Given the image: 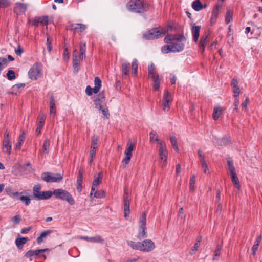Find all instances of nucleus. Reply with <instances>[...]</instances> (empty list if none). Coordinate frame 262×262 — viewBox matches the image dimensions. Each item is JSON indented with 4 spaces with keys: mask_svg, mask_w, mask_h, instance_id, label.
Masks as SVG:
<instances>
[{
    "mask_svg": "<svg viewBox=\"0 0 262 262\" xmlns=\"http://www.w3.org/2000/svg\"><path fill=\"white\" fill-rule=\"evenodd\" d=\"M198 153L200 159L201 163H203V162H206L205 160V157L203 154L202 151L201 150H199Z\"/></svg>",
    "mask_w": 262,
    "mask_h": 262,
    "instance_id": "e2e57ef3",
    "label": "nucleus"
},
{
    "mask_svg": "<svg viewBox=\"0 0 262 262\" xmlns=\"http://www.w3.org/2000/svg\"><path fill=\"white\" fill-rule=\"evenodd\" d=\"M139 222L140 225L137 237L139 239H142L147 237V232H146V215L145 212L142 213Z\"/></svg>",
    "mask_w": 262,
    "mask_h": 262,
    "instance_id": "0eeeda50",
    "label": "nucleus"
},
{
    "mask_svg": "<svg viewBox=\"0 0 262 262\" xmlns=\"http://www.w3.org/2000/svg\"><path fill=\"white\" fill-rule=\"evenodd\" d=\"M140 251L150 252L155 248L154 243L150 239H146L140 243Z\"/></svg>",
    "mask_w": 262,
    "mask_h": 262,
    "instance_id": "ddd939ff",
    "label": "nucleus"
},
{
    "mask_svg": "<svg viewBox=\"0 0 262 262\" xmlns=\"http://www.w3.org/2000/svg\"><path fill=\"white\" fill-rule=\"evenodd\" d=\"M249 102V99L248 97H246L245 100L242 102L241 106L242 108L246 111L247 110V105Z\"/></svg>",
    "mask_w": 262,
    "mask_h": 262,
    "instance_id": "864d4df0",
    "label": "nucleus"
},
{
    "mask_svg": "<svg viewBox=\"0 0 262 262\" xmlns=\"http://www.w3.org/2000/svg\"><path fill=\"white\" fill-rule=\"evenodd\" d=\"M31 24L35 26L39 25H47L48 24V17L43 16L41 17H36L30 20Z\"/></svg>",
    "mask_w": 262,
    "mask_h": 262,
    "instance_id": "dca6fc26",
    "label": "nucleus"
},
{
    "mask_svg": "<svg viewBox=\"0 0 262 262\" xmlns=\"http://www.w3.org/2000/svg\"><path fill=\"white\" fill-rule=\"evenodd\" d=\"M27 9V6L23 3H17L14 7V11L17 14L25 13Z\"/></svg>",
    "mask_w": 262,
    "mask_h": 262,
    "instance_id": "6ab92c4d",
    "label": "nucleus"
},
{
    "mask_svg": "<svg viewBox=\"0 0 262 262\" xmlns=\"http://www.w3.org/2000/svg\"><path fill=\"white\" fill-rule=\"evenodd\" d=\"M15 53L18 55L20 56L23 53V49L21 48L20 46H18L17 48L15 50Z\"/></svg>",
    "mask_w": 262,
    "mask_h": 262,
    "instance_id": "774afa93",
    "label": "nucleus"
},
{
    "mask_svg": "<svg viewBox=\"0 0 262 262\" xmlns=\"http://www.w3.org/2000/svg\"><path fill=\"white\" fill-rule=\"evenodd\" d=\"M85 93L88 96H91L92 95V88L90 85L86 86Z\"/></svg>",
    "mask_w": 262,
    "mask_h": 262,
    "instance_id": "69168bd1",
    "label": "nucleus"
},
{
    "mask_svg": "<svg viewBox=\"0 0 262 262\" xmlns=\"http://www.w3.org/2000/svg\"><path fill=\"white\" fill-rule=\"evenodd\" d=\"M52 193V195H54L56 198L65 200L70 205H72L75 204V200L72 195L65 190L57 189H55Z\"/></svg>",
    "mask_w": 262,
    "mask_h": 262,
    "instance_id": "39448f33",
    "label": "nucleus"
},
{
    "mask_svg": "<svg viewBox=\"0 0 262 262\" xmlns=\"http://www.w3.org/2000/svg\"><path fill=\"white\" fill-rule=\"evenodd\" d=\"M129 66L130 64L128 62H125L122 64V71L123 75L125 76H128L129 75Z\"/></svg>",
    "mask_w": 262,
    "mask_h": 262,
    "instance_id": "473e14b6",
    "label": "nucleus"
},
{
    "mask_svg": "<svg viewBox=\"0 0 262 262\" xmlns=\"http://www.w3.org/2000/svg\"><path fill=\"white\" fill-rule=\"evenodd\" d=\"M238 80L236 79H235V78H234L232 79V80L231 81V86H232L234 88H238V87H239L238 86Z\"/></svg>",
    "mask_w": 262,
    "mask_h": 262,
    "instance_id": "052dcab7",
    "label": "nucleus"
},
{
    "mask_svg": "<svg viewBox=\"0 0 262 262\" xmlns=\"http://www.w3.org/2000/svg\"><path fill=\"white\" fill-rule=\"evenodd\" d=\"M152 79L154 84H153V88L155 91H157L159 90L160 88V81L161 79L159 77V75H158L154 77H151Z\"/></svg>",
    "mask_w": 262,
    "mask_h": 262,
    "instance_id": "a878e982",
    "label": "nucleus"
},
{
    "mask_svg": "<svg viewBox=\"0 0 262 262\" xmlns=\"http://www.w3.org/2000/svg\"><path fill=\"white\" fill-rule=\"evenodd\" d=\"M221 248L222 246L220 245H218L216 246V249L214 251V257L213 258V260H216L217 258L220 256Z\"/></svg>",
    "mask_w": 262,
    "mask_h": 262,
    "instance_id": "a18cd8bd",
    "label": "nucleus"
},
{
    "mask_svg": "<svg viewBox=\"0 0 262 262\" xmlns=\"http://www.w3.org/2000/svg\"><path fill=\"white\" fill-rule=\"evenodd\" d=\"M25 138V133L24 131H22L21 134L20 135V136L19 137L18 142H17V143L16 145V147H15L16 149L19 150L20 149L21 146L22 145V144L24 142Z\"/></svg>",
    "mask_w": 262,
    "mask_h": 262,
    "instance_id": "c756f323",
    "label": "nucleus"
},
{
    "mask_svg": "<svg viewBox=\"0 0 262 262\" xmlns=\"http://www.w3.org/2000/svg\"><path fill=\"white\" fill-rule=\"evenodd\" d=\"M95 107L100 111L102 109L106 104L105 103V96L103 92L100 93L97 97L94 100Z\"/></svg>",
    "mask_w": 262,
    "mask_h": 262,
    "instance_id": "4468645a",
    "label": "nucleus"
},
{
    "mask_svg": "<svg viewBox=\"0 0 262 262\" xmlns=\"http://www.w3.org/2000/svg\"><path fill=\"white\" fill-rule=\"evenodd\" d=\"M10 5L11 2L9 0H0V8H6Z\"/></svg>",
    "mask_w": 262,
    "mask_h": 262,
    "instance_id": "8fccbe9b",
    "label": "nucleus"
},
{
    "mask_svg": "<svg viewBox=\"0 0 262 262\" xmlns=\"http://www.w3.org/2000/svg\"><path fill=\"white\" fill-rule=\"evenodd\" d=\"M41 179L48 183L59 182L63 179V177L60 173H51L49 172H46L42 173Z\"/></svg>",
    "mask_w": 262,
    "mask_h": 262,
    "instance_id": "423d86ee",
    "label": "nucleus"
},
{
    "mask_svg": "<svg viewBox=\"0 0 262 262\" xmlns=\"http://www.w3.org/2000/svg\"><path fill=\"white\" fill-rule=\"evenodd\" d=\"M192 7L194 10L199 11L203 8V5L200 0H195L192 3Z\"/></svg>",
    "mask_w": 262,
    "mask_h": 262,
    "instance_id": "cd10ccee",
    "label": "nucleus"
},
{
    "mask_svg": "<svg viewBox=\"0 0 262 262\" xmlns=\"http://www.w3.org/2000/svg\"><path fill=\"white\" fill-rule=\"evenodd\" d=\"M43 126V124H41L40 123H38L37 127L36 129V133H37V135H39L41 133V129H42Z\"/></svg>",
    "mask_w": 262,
    "mask_h": 262,
    "instance_id": "0e129e2a",
    "label": "nucleus"
},
{
    "mask_svg": "<svg viewBox=\"0 0 262 262\" xmlns=\"http://www.w3.org/2000/svg\"><path fill=\"white\" fill-rule=\"evenodd\" d=\"M138 61L136 59H135L132 64V72L134 76H136L137 75V70H138Z\"/></svg>",
    "mask_w": 262,
    "mask_h": 262,
    "instance_id": "4c0bfd02",
    "label": "nucleus"
},
{
    "mask_svg": "<svg viewBox=\"0 0 262 262\" xmlns=\"http://www.w3.org/2000/svg\"><path fill=\"white\" fill-rule=\"evenodd\" d=\"M208 35L205 34L201 37L200 41V47L201 48V52L202 53H203L205 50V48L208 43Z\"/></svg>",
    "mask_w": 262,
    "mask_h": 262,
    "instance_id": "412c9836",
    "label": "nucleus"
},
{
    "mask_svg": "<svg viewBox=\"0 0 262 262\" xmlns=\"http://www.w3.org/2000/svg\"><path fill=\"white\" fill-rule=\"evenodd\" d=\"M2 148L4 152H6L8 155L11 153L12 145L11 142L9 139V133L7 130H6L3 140Z\"/></svg>",
    "mask_w": 262,
    "mask_h": 262,
    "instance_id": "9b49d317",
    "label": "nucleus"
},
{
    "mask_svg": "<svg viewBox=\"0 0 262 262\" xmlns=\"http://www.w3.org/2000/svg\"><path fill=\"white\" fill-rule=\"evenodd\" d=\"M94 82L95 86H98L99 88L100 89L101 86V81L98 77H96L95 78Z\"/></svg>",
    "mask_w": 262,
    "mask_h": 262,
    "instance_id": "13d9d810",
    "label": "nucleus"
},
{
    "mask_svg": "<svg viewBox=\"0 0 262 262\" xmlns=\"http://www.w3.org/2000/svg\"><path fill=\"white\" fill-rule=\"evenodd\" d=\"M100 111L102 112L104 118L108 119L110 114L108 112V109L106 106H105L102 109H101Z\"/></svg>",
    "mask_w": 262,
    "mask_h": 262,
    "instance_id": "09e8293b",
    "label": "nucleus"
},
{
    "mask_svg": "<svg viewBox=\"0 0 262 262\" xmlns=\"http://www.w3.org/2000/svg\"><path fill=\"white\" fill-rule=\"evenodd\" d=\"M124 217L127 218L129 214V200L128 197L125 198L124 200Z\"/></svg>",
    "mask_w": 262,
    "mask_h": 262,
    "instance_id": "b1692460",
    "label": "nucleus"
},
{
    "mask_svg": "<svg viewBox=\"0 0 262 262\" xmlns=\"http://www.w3.org/2000/svg\"><path fill=\"white\" fill-rule=\"evenodd\" d=\"M20 220L21 218L19 215H16L12 219V221L15 224H18L20 222Z\"/></svg>",
    "mask_w": 262,
    "mask_h": 262,
    "instance_id": "680f3d73",
    "label": "nucleus"
},
{
    "mask_svg": "<svg viewBox=\"0 0 262 262\" xmlns=\"http://www.w3.org/2000/svg\"><path fill=\"white\" fill-rule=\"evenodd\" d=\"M41 186L39 185H36L33 188V195L38 200H46L49 199L52 195V193L50 191H40Z\"/></svg>",
    "mask_w": 262,
    "mask_h": 262,
    "instance_id": "6e6552de",
    "label": "nucleus"
},
{
    "mask_svg": "<svg viewBox=\"0 0 262 262\" xmlns=\"http://www.w3.org/2000/svg\"><path fill=\"white\" fill-rule=\"evenodd\" d=\"M103 177V173L102 172H99L98 176L95 177L93 180L92 186L91 187V191L90 193V197H92L93 195V193L95 190V187L99 185L100 183H101Z\"/></svg>",
    "mask_w": 262,
    "mask_h": 262,
    "instance_id": "f3484780",
    "label": "nucleus"
},
{
    "mask_svg": "<svg viewBox=\"0 0 262 262\" xmlns=\"http://www.w3.org/2000/svg\"><path fill=\"white\" fill-rule=\"evenodd\" d=\"M233 13L230 10H228L225 17V22L226 24H229L232 19Z\"/></svg>",
    "mask_w": 262,
    "mask_h": 262,
    "instance_id": "37998d69",
    "label": "nucleus"
},
{
    "mask_svg": "<svg viewBox=\"0 0 262 262\" xmlns=\"http://www.w3.org/2000/svg\"><path fill=\"white\" fill-rule=\"evenodd\" d=\"M98 138L95 136L92 137V143L91 146L90 157H95L96 155V150L97 148V144Z\"/></svg>",
    "mask_w": 262,
    "mask_h": 262,
    "instance_id": "a211bd4d",
    "label": "nucleus"
},
{
    "mask_svg": "<svg viewBox=\"0 0 262 262\" xmlns=\"http://www.w3.org/2000/svg\"><path fill=\"white\" fill-rule=\"evenodd\" d=\"M158 74L155 72V67L153 64H151L148 69V75L149 78L154 77Z\"/></svg>",
    "mask_w": 262,
    "mask_h": 262,
    "instance_id": "72a5a7b5",
    "label": "nucleus"
},
{
    "mask_svg": "<svg viewBox=\"0 0 262 262\" xmlns=\"http://www.w3.org/2000/svg\"><path fill=\"white\" fill-rule=\"evenodd\" d=\"M41 67L39 63H36L30 69L28 75L29 77L32 80H36L41 76Z\"/></svg>",
    "mask_w": 262,
    "mask_h": 262,
    "instance_id": "9d476101",
    "label": "nucleus"
},
{
    "mask_svg": "<svg viewBox=\"0 0 262 262\" xmlns=\"http://www.w3.org/2000/svg\"><path fill=\"white\" fill-rule=\"evenodd\" d=\"M90 242L102 244L104 243V239L101 236H97L94 237H91Z\"/></svg>",
    "mask_w": 262,
    "mask_h": 262,
    "instance_id": "de8ad7c7",
    "label": "nucleus"
},
{
    "mask_svg": "<svg viewBox=\"0 0 262 262\" xmlns=\"http://www.w3.org/2000/svg\"><path fill=\"white\" fill-rule=\"evenodd\" d=\"M128 146L125 151V157L122 161V165L124 168H126L129 164L132 157V151L135 147V145L133 143H128Z\"/></svg>",
    "mask_w": 262,
    "mask_h": 262,
    "instance_id": "f8f14e48",
    "label": "nucleus"
},
{
    "mask_svg": "<svg viewBox=\"0 0 262 262\" xmlns=\"http://www.w3.org/2000/svg\"><path fill=\"white\" fill-rule=\"evenodd\" d=\"M233 96L235 97V98H238V96L241 92L239 87L234 88V90H233Z\"/></svg>",
    "mask_w": 262,
    "mask_h": 262,
    "instance_id": "4d7b16f0",
    "label": "nucleus"
},
{
    "mask_svg": "<svg viewBox=\"0 0 262 262\" xmlns=\"http://www.w3.org/2000/svg\"><path fill=\"white\" fill-rule=\"evenodd\" d=\"M159 156L160 158V162L162 166H165L168 156V151L166 147V144L164 141L159 142Z\"/></svg>",
    "mask_w": 262,
    "mask_h": 262,
    "instance_id": "1a4fd4ad",
    "label": "nucleus"
},
{
    "mask_svg": "<svg viewBox=\"0 0 262 262\" xmlns=\"http://www.w3.org/2000/svg\"><path fill=\"white\" fill-rule=\"evenodd\" d=\"M202 237L199 236L197 238L194 245L193 247L191 248L189 253L190 254L193 255L194 254L196 251H198V249L200 245L201 242L202 241Z\"/></svg>",
    "mask_w": 262,
    "mask_h": 262,
    "instance_id": "4be33fe9",
    "label": "nucleus"
},
{
    "mask_svg": "<svg viewBox=\"0 0 262 262\" xmlns=\"http://www.w3.org/2000/svg\"><path fill=\"white\" fill-rule=\"evenodd\" d=\"M52 232V231L51 230H48L43 231L41 233L40 236L38 237L37 238V242L38 244H40L41 242L43 241V240L48 236Z\"/></svg>",
    "mask_w": 262,
    "mask_h": 262,
    "instance_id": "393cba45",
    "label": "nucleus"
},
{
    "mask_svg": "<svg viewBox=\"0 0 262 262\" xmlns=\"http://www.w3.org/2000/svg\"><path fill=\"white\" fill-rule=\"evenodd\" d=\"M169 32H172V27L171 26H169L167 28L161 27L154 28L145 33L144 37L147 39H153L159 38L162 34H165Z\"/></svg>",
    "mask_w": 262,
    "mask_h": 262,
    "instance_id": "7ed1b4c3",
    "label": "nucleus"
},
{
    "mask_svg": "<svg viewBox=\"0 0 262 262\" xmlns=\"http://www.w3.org/2000/svg\"><path fill=\"white\" fill-rule=\"evenodd\" d=\"M93 195H94V197L96 198H104L105 195V192L103 190H100L99 191L95 190L93 192Z\"/></svg>",
    "mask_w": 262,
    "mask_h": 262,
    "instance_id": "58836bf2",
    "label": "nucleus"
},
{
    "mask_svg": "<svg viewBox=\"0 0 262 262\" xmlns=\"http://www.w3.org/2000/svg\"><path fill=\"white\" fill-rule=\"evenodd\" d=\"M141 242H135L131 241H127V243L132 249L140 251Z\"/></svg>",
    "mask_w": 262,
    "mask_h": 262,
    "instance_id": "2f4dec72",
    "label": "nucleus"
},
{
    "mask_svg": "<svg viewBox=\"0 0 262 262\" xmlns=\"http://www.w3.org/2000/svg\"><path fill=\"white\" fill-rule=\"evenodd\" d=\"M170 140L171 143L172 145L173 146V148L176 149V151L177 152H179V147L177 145V140H176L175 136L173 135H171L170 137Z\"/></svg>",
    "mask_w": 262,
    "mask_h": 262,
    "instance_id": "79ce46f5",
    "label": "nucleus"
},
{
    "mask_svg": "<svg viewBox=\"0 0 262 262\" xmlns=\"http://www.w3.org/2000/svg\"><path fill=\"white\" fill-rule=\"evenodd\" d=\"M165 42L168 45H165L162 48L163 53L171 52H179L180 50V35L179 34L167 35L164 38Z\"/></svg>",
    "mask_w": 262,
    "mask_h": 262,
    "instance_id": "f257e3e1",
    "label": "nucleus"
},
{
    "mask_svg": "<svg viewBox=\"0 0 262 262\" xmlns=\"http://www.w3.org/2000/svg\"><path fill=\"white\" fill-rule=\"evenodd\" d=\"M19 199L24 202L26 205H28L30 203V199L28 196H21L19 198Z\"/></svg>",
    "mask_w": 262,
    "mask_h": 262,
    "instance_id": "5fc2aeb1",
    "label": "nucleus"
},
{
    "mask_svg": "<svg viewBox=\"0 0 262 262\" xmlns=\"http://www.w3.org/2000/svg\"><path fill=\"white\" fill-rule=\"evenodd\" d=\"M86 44L85 43H80V55L78 57V51L76 49L74 50L73 53V65L74 69L78 70L79 69V59L83 60L85 57Z\"/></svg>",
    "mask_w": 262,
    "mask_h": 262,
    "instance_id": "20e7f679",
    "label": "nucleus"
},
{
    "mask_svg": "<svg viewBox=\"0 0 262 262\" xmlns=\"http://www.w3.org/2000/svg\"><path fill=\"white\" fill-rule=\"evenodd\" d=\"M231 180L233 184H234L235 187H236L237 189L240 188V185L238 179L237 177L236 176V173L234 174H231Z\"/></svg>",
    "mask_w": 262,
    "mask_h": 262,
    "instance_id": "f704fd0d",
    "label": "nucleus"
},
{
    "mask_svg": "<svg viewBox=\"0 0 262 262\" xmlns=\"http://www.w3.org/2000/svg\"><path fill=\"white\" fill-rule=\"evenodd\" d=\"M195 177L193 176L191 178V179H190V186H189V188L190 190H193L194 188V185H195Z\"/></svg>",
    "mask_w": 262,
    "mask_h": 262,
    "instance_id": "6e6d98bb",
    "label": "nucleus"
},
{
    "mask_svg": "<svg viewBox=\"0 0 262 262\" xmlns=\"http://www.w3.org/2000/svg\"><path fill=\"white\" fill-rule=\"evenodd\" d=\"M228 168L230 172V174H234L236 173L234 166L233 165V161L230 159L227 160Z\"/></svg>",
    "mask_w": 262,
    "mask_h": 262,
    "instance_id": "ea45409f",
    "label": "nucleus"
},
{
    "mask_svg": "<svg viewBox=\"0 0 262 262\" xmlns=\"http://www.w3.org/2000/svg\"><path fill=\"white\" fill-rule=\"evenodd\" d=\"M72 27L73 30L79 29L80 32L83 31L86 29V26L82 24H76L75 25H72Z\"/></svg>",
    "mask_w": 262,
    "mask_h": 262,
    "instance_id": "c03bdc74",
    "label": "nucleus"
},
{
    "mask_svg": "<svg viewBox=\"0 0 262 262\" xmlns=\"http://www.w3.org/2000/svg\"><path fill=\"white\" fill-rule=\"evenodd\" d=\"M82 180H83V171L82 170H80L78 172V176H77V189L79 192H81L82 190Z\"/></svg>",
    "mask_w": 262,
    "mask_h": 262,
    "instance_id": "5701e85b",
    "label": "nucleus"
},
{
    "mask_svg": "<svg viewBox=\"0 0 262 262\" xmlns=\"http://www.w3.org/2000/svg\"><path fill=\"white\" fill-rule=\"evenodd\" d=\"M261 239H262V236L261 235H259L257 237L256 241L255 242V244H254V245L253 246V247L252 248V249L253 250L254 254L255 253L256 251H257V250L258 248L259 243H260V242L261 241Z\"/></svg>",
    "mask_w": 262,
    "mask_h": 262,
    "instance_id": "e433bc0d",
    "label": "nucleus"
},
{
    "mask_svg": "<svg viewBox=\"0 0 262 262\" xmlns=\"http://www.w3.org/2000/svg\"><path fill=\"white\" fill-rule=\"evenodd\" d=\"M202 167L204 170V172L205 173H207V171L208 170L207 164L206 162H203V163H201Z\"/></svg>",
    "mask_w": 262,
    "mask_h": 262,
    "instance_id": "338daca9",
    "label": "nucleus"
},
{
    "mask_svg": "<svg viewBox=\"0 0 262 262\" xmlns=\"http://www.w3.org/2000/svg\"><path fill=\"white\" fill-rule=\"evenodd\" d=\"M149 137H150V142H152V141H154V140H155L159 144V142L162 141V140H160L158 139V136L157 135L156 132H155V131H151L150 133Z\"/></svg>",
    "mask_w": 262,
    "mask_h": 262,
    "instance_id": "a19ab883",
    "label": "nucleus"
},
{
    "mask_svg": "<svg viewBox=\"0 0 262 262\" xmlns=\"http://www.w3.org/2000/svg\"><path fill=\"white\" fill-rule=\"evenodd\" d=\"M47 50L49 52L52 51V41L50 39L49 36L47 34Z\"/></svg>",
    "mask_w": 262,
    "mask_h": 262,
    "instance_id": "603ef678",
    "label": "nucleus"
},
{
    "mask_svg": "<svg viewBox=\"0 0 262 262\" xmlns=\"http://www.w3.org/2000/svg\"><path fill=\"white\" fill-rule=\"evenodd\" d=\"M222 5L221 4H216L213 7L212 14L214 15L218 16L219 13V10L222 7Z\"/></svg>",
    "mask_w": 262,
    "mask_h": 262,
    "instance_id": "49530a36",
    "label": "nucleus"
},
{
    "mask_svg": "<svg viewBox=\"0 0 262 262\" xmlns=\"http://www.w3.org/2000/svg\"><path fill=\"white\" fill-rule=\"evenodd\" d=\"M27 242V238L26 237H20L17 238L15 241V244L19 249H21L23 245L26 244Z\"/></svg>",
    "mask_w": 262,
    "mask_h": 262,
    "instance_id": "7c9ffc66",
    "label": "nucleus"
},
{
    "mask_svg": "<svg viewBox=\"0 0 262 262\" xmlns=\"http://www.w3.org/2000/svg\"><path fill=\"white\" fill-rule=\"evenodd\" d=\"M7 77L10 80L15 79V72L13 70H9L7 73Z\"/></svg>",
    "mask_w": 262,
    "mask_h": 262,
    "instance_id": "3c124183",
    "label": "nucleus"
},
{
    "mask_svg": "<svg viewBox=\"0 0 262 262\" xmlns=\"http://www.w3.org/2000/svg\"><path fill=\"white\" fill-rule=\"evenodd\" d=\"M201 29L200 26H193L192 28V33L193 35V39L195 42H197L200 35Z\"/></svg>",
    "mask_w": 262,
    "mask_h": 262,
    "instance_id": "aec40b11",
    "label": "nucleus"
},
{
    "mask_svg": "<svg viewBox=\"0 0 262 262\" xmlns=\"http://www.w3.org/2000/svg\"><path fill=\"white\" fill-rule=\"evenodd\" d=\"M238 104H239V99H238V98H235L234 102V105L235 106V107L233 109V111L234 112H235V111L236 112H238Z\"/></svg>",
    "mask_w": 262,
    "mask_h": 262,
    "instance_id": "bf43d9fd",
    "label": "nucleus"
},
{
    "mask_svg": "<svg viewBox=\"0 0 262 262\" xmlns=\"http://www.w3.org/2000/svg\"><path fill=\"white\" fill-rule=\"evenodd\" d=\"M162 108L164 112L168 111L170 108V104L171 102V96L167 90L164 92V95L163 98Z\"/></svg>",
    "mask_w": 262,
    "mask_h": 262,
    "instance_id": "2eb2a0df",
    "label": "nucleus"
},
{
    "mask_svg": "<svg viewBox=\"0 0 262 262\" xmlns=\"http://www.w3.org/2000/svg\"><path fill=\"white\" fill-rule=\"evenodd\" d=\"M49 147H50V141L48 139H46L43 142V144L42 145V151L46 154H49Z\"/></svg>",
    "mask_w": 262,
    "mask_h": 262,
    "instance_id": "c9c22d12",
    "label": "nucleus"
},
{
    "mask_svg": "<svg viewBox=\"0 0 262 262\" xmlns=\"http://www.w3.org/2000/svg\"><path fill=\"white\" fill-rule=\"evenodd\" d=\"M126 7L128 11L137 13H143L149 9L148 4L141 0H130Z\"/></svg>",
    "mask_w": 262,
    "mask_h": 262,
    "instance_id": "f03ea898",
    "label": "nucleus"
},
{
    "mask_svg": "<svg viewBox=\"0 0 262 262\" xmlns=\"http://www.w3.org/2000/svg\"><path fill=\"white\" fill-rule=\"evenodd\" d=\"M222 109L220 106H216L214 108L213 113V118L214 120H216L219 119L220 116L222 113Z\"/></svg>",
    "mask_w": 262,
    "mask_h": 262,
    "instance_id": "bb28decb",
    "label": "nucleus"
},
{
    "mask_svg": "<svg viewBox=\"0 0 262 262\" xmlns=\"http://www.w3.org/2000/svg\"><path fill=\"white\" fill-rule=\"evenodd\" d=\"M48 249H40V250H29L25 254V256L26 257H31L34 255H37L40 252H43L47 250Z\"/></svg>",
    "mask_w": 262,
    "mask_h": 262,
    "instance_id": "c85d7f7f",
    "label": "nucleus"
}]
</instances>
